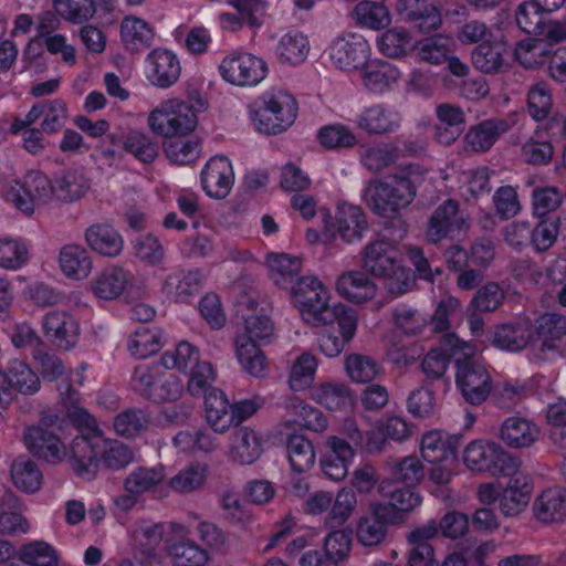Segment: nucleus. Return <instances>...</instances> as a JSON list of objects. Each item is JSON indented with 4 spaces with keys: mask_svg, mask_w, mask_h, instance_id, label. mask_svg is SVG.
<instances>
[{
    "mask_svg": "<svg viewBox=\"0 0 566 566\" xmlns=\"http://www.w3.org/2000/svg\"><path fill=\"white\" fill-rule=\"evenodd\" d=\"M161 365L169 371L177 368L180 371L193 367L199 361L198 349L186 340L177 344L175 349L167 350L161 356Z\"/></svg>",
    "mask_w": 566,
    "mask_h": 566,
    "instance_id": "61",
    "label": "nucleus"
},
{
    "mask_svg": "<svg viewBox=\"0 0 566 566\" xmlns=\"http://www.w3.org/2000/svg\"><path fill=\"white\" fill-rule=\"evenodd\" d=\"M90 180L80 170H65L53 179V197L61 202L81 199L90 189Z\"/></svg>",
    "mask_w": 566,
    "mask_h": 566,
    "instance_id": "34",
    "label": "nucleus"
},
{
    "mask_svg": "<svg viewBox=\"0 0 566 566\" xmlns=\"http://www.w3.org/2000/svg\"><path fill=\"white\" fill-rule=\"evenodd\" d=\"M407 228L400 222L398 228L381 238L369 242L363 250L361 266L369 274L384 280L385 290L400 296L415 285L410 270L397 258L396 244L405 238Z\"/></svg>",
    "mask_w": 566,
    "mask_h": 566,
    "instance_id": "3",
    "label": "nucleus"
},
{
    "mask_svg": "<svg viewBox=\"0 0 566 566\" xmlns=\"http://www.w3.org/2000/svg\"><path fill=\"white\" fill-rule=\"evenodd\" d=\"M369 52V44L361 35L347 34L333 41L329 57L336 67L352 71L366 64Z\"/></svg>",
    "mask_w": 566,
    "mask_h": 566,
    "instance_id": "12",
    "label": "nucleus"
},
{
    "mask_svg": "<svg viewBox=\"0 0 566 566\" xmlns=\"http://www.w3.org/2000/svg\"><path fill=\"white\" fill-rule=\"evenodd\" d=\"M155 32L144 19L127 15L120 22V38L130 52H142L153 44Z\"/></svg>",
    "mask_w": 566,
    "mask_h": 566,
    "instance_id": "31",
    "label": "nucleus"
},
{
    "mask_svg": "<svg viewBox=\"0 0 566 566\" xmlns=\"http://www.w3.org/2000/svg\"><path fill=\"white\" fill-rule=\"evenodd\" d=\"M453 41L443 34H434L418 41L415 45L418 57L430 64L443 63L451 54Z\"/></svg>",
    "mask_w": 566,
    "mask_h": 566,
    "instance_id": "46",
    "label": "nucleus"
},
{
    "mask_svg": "<svg viewBox=\"0 0 566 566\" xmlns=\"http://www.w3.org/2000/svg\"><path fill=\"white\" fill-rule=\"evenodd\" d=\"M245 333L235 340V353L241 367L251 376H264L265 357L258 343H266L274 333L271 318L266 315L253 314L244 321Z\"/></svg>",
    "mask_w": 566,
    "mask_h": 566,
    "instance_id": "7",
    "label": "nucleus"
},
{
    "mask_svg": "<svg viewBox=\"0 0 566 566\" xmlns=\"http://www.w3.org/2000/svg\"><path fill=\"white\" fill-rule=\"evenodd\" d=\"M29 249L20 239H0V266L6 270H18L27 264Z\"/></svg>",
    "mask_w": 566,
    "mask_h": 566,
    "instance_id": "60",
    "label": "nucleus"
},
{
    "mask_svg": "<svg viewBox=\"0 0 566 566\" xmlns=\"http://www.w3.org/2000/svg\"><path fill=\"white\" fill-rule=\"evenodd\" d=\"M546 10L532 0L521 2L515 9V22L520 30L527 34L537 35L544 21Z\"/></svg>",
    "mask_w": 566,
    "mask_h": 566,
    "instance_id": "62",
    "label": "nucleus"
},
{
    "mask_svg": "<svg viewBox=\"0 0 566 566\" xmlns=\"http://www.w3.org/2000/svg\"><path fill=\"white\" fill-rule=\"evenodd\" d=\"M222 78L238 86H253L268 73L266 63L252 54L240 53L227 56L219 66Z\"/></svg>",
    "mask_w": 566,
    "mask_h": 566,
    "instance_id": "11",
    "label": "nucleus"
},
{
    "mask_svg": "<svg viewBox=\"0 0 566 566\" xmlns=\"http://www.w3.org/2000/svg\"><path fill=\"white\" fill-rule=\"evenodd\" d=\"M335 228L344 242L354 243L363 239L368 222L360 207L343 202L337 207Z\"/></svg>",
    "mask_w": 566,
    "mask_h": 566,
    "instance_id": "23",
    "label": "nucleus"
},
{
    "mask_svg": "<svg viewBox=\"0 0 566 566\" xmlns=\"http://www.w3.org/2000/svg\"><path fill=\"white\" fill-rule=\"evenodd\" d=\"M532 511L542 523L560 522L566 518V490L548 488L534 500Z\"/></svg>",
    "mask_w": 566,
    "mask_h": 566,
    "instance_id": "26",
    "label": "nucleus"
},
{
    "mask_svg": "<svg viewBox=\"0 0 566 566\" xmlns=\"http://www.w3.org/2000/svg\"><path fill=\"white\" fill-rule=\"evenodd\" d=\"M470 227V217L460 209V203L454 199H447L429 218L426 238L434 244L444 239L455 240L465 235Z\"/></svg>",
    "mask_w": 566,
    "mask_h": 566,
    "instance_id": "9",
    "label": "nucleus"
},
{
    "mask_svg": "<svg viewBox=\"0 0 566 566\" xmlns=\"http://www.w3.org/2000/svg\"><path fill=\"white\" fill-rule=\"evenodd\" d=\"M134 461L135 453L129 446L103 434L74 438L70 444V465L85 481L94 480L102 467L115 472L124 470Z\"/></svg>",
    "mask_w": 566,
    "mask_h": 566,
    "instance_id": "2",
    "label": "nucleus"
},
{
    "mask_svg": "<svg viewBox=\"0 0 566 566\" xmlns=\"http://www.w3.org/2000/svg\"><path fill=\"white\" fill-rule=\"evenodd\" d=\"M417 196V186L410 170L390 175L385 180H370L361 191L366 206L377 216L397 222L398 228L402 210L407 209Z\"/></svg>",
    "mask_w": 566,
    "mask_h": 566,
    "instance_id": "4",
    "label": "nucleus"
},
{
    "mask_svg": "<svg viewBox=\"0 0 566 566\" xmlns=\"http://www.w3.org/2000/svg\"><path fill=\"white\" fill-rule=\"evenodd\" d=\"M11 478L18 489L29 493L38 491L42 484V472L34 461L27 458H19L12 463Z\"/></svg>",
    "mask_w": 566,
    "mask_h": 566,
    "instance_id": "49",
    "label": "nucleus"
},
{
    "mask_svg": "<svg viewBox=\"0 0 566 566\" xmlns=\"http://www.w3.org/2000/svg\"><path fill=\"white\" fill-rule=\"evenodd\" d=\"M176 566H207L208 553L191 541L174 543L168 548Z\"/></svg>",
    "mask_w": 566,
    "mask_h": 566,
    "instance_id": "59",
    "label": "nucleus"
},
{
    "mask_svg": "<svg viewBox=\"0 0 566 566\" xmlns=\"http://www.w3.org/2000/svg\"><path fill=\"white\" fill-rule=\"evenodd\" d=\"M56 12L66 21L82 24L96 13L94 0H53Z\"/></svg>",
    "mask_w": 566,
    "mask_h": 566,
    "instance_id": "58",
    "label": "nucleus"
},
{
    "mask_svg": "<svg viewBox=\"0 0 566 566\" xmlns=\"http://www.w3.org/2000/svg\"><path fill=\"white\" fill-rule=\"evenodd\" d=\"M296 115L295 98L283 91L263 94L250 109L255 129L265 135H277L286 130L294 123Z\"/></svg>",
    "mask_w": 566,
    "mask_h": 566,
    "instance_id": "6",
    "label": "nucleus"
},
{
    "mask_svg": "<svg viewBox=\"0 0 566 566\" xmlns=\"http://www.w3.org/2000/svg\"><path fill=\"white\" fill-rule=\"evenodd\" d=\"M354 15L357 24L371 30L387 28L391 22L389 10L384 3L368 0L356 4Z\"/></svg>",
    "mask_w": 566,
    "mask_h": 566,
    "instance_id": "47",
    "label": "nucleus"
},
{
    "mask_svg": "<svg viewBox=\"0 0 566 566\" xmlns=\"http://www.w3.org/2000/svg\"><path fill=\"white\" fill-rule=\"evenodd\" d=\"M510 46L502 34L489 38L478 44L472 53L471 60L473 66L482 73L495 74L501 72L507 62Z\"/></svg>",
    "mask_w": 566,
    "mask_h": 566,
    "instance_id": "16",
    "label": "nucleus"
},
{
    "mask_svg": "<svg viewBox=\"0 0 566 566\" xmlns=\"http://www.w3.org/2000/svg\"><path fill=\"white\" fill-rule=\"evenodd\" d=\"M124 148L143 163H151L158 155V146L147 134L132 130L124 139Z\"/></svg>",
    "mask_w": 566,
    "mask_h": 566,
    "instance_id": "63",
    "label": "nucleus"
},
{
    "mask_svg": "<svg viewBox=\"0 0 566 566\" xmlns=\"http://www.w3.org/2000/svg\"><path fill=\"white\" fill-rule=\"evenodd\" d=\"M463 462L471 471L486 472L493 476L513 474L522 464L520 458L489 440L471 441L463 451Z\"/></svg>",
    "mask_w": 566,
    "mask_h": 566,
    "instance_id": "8",
    "label": "nucleus"
},
{
    "mask_svg": "<svg viewBox=\"0 0 566 566\" xmlns=\"http://www.w3.org/2000/svg\"><path fill=\"white\" fill-rule=\"evenodd\" d=\"M534 338V327L527 317H518L499 325L493 333V345L509 352L524 349Z\"/></svg>",
    "mask_w": 566,
    "mask_h": 566,
    "instance_id": "21",
    "label": "nucleus"
},
{
    "mask_svg": "<svg viewBox=\"0 0 566 566\" xmlns=\"http://www.w3.org/2000/svg\"><path fill=\"white\" fill-rule=\"evenodd\" d=\"M24 441L30 452L50 463H59L65 458L70 460V450L66 451L60 438L48 429L28 428Z\"/></svg>",
    "mask_w": 566,
    "mask_h": 566,
    "instance_id": "19",
    "label": "nucleus"
},
{
    "mask_svg": "<svg viewBox=\"0 0 566 566\" xmlns=\"http://www.w3.org/2000/svg\"><path fill=\"white\" fill-rule=\"evenodd\" d=\"M455 384L459 389H490L491 376L480 363L472 359H458Z\"/></svg>",
    "mask_w": 566,
    "mask_h": 566,
    "instance_id": "41",
    "label": "nucleus"
},
{
    "mask_svg": "<svg viewBox=\"0 0 566 566\" xmlns=\"http://www.w3.org/2000/svg\"><path fill=\"white\" fill-rule=\"evenodd\" d=\"M134 386L144 389H170L177 386L176 376L161 365V360L153 365H139L132 378Z\"/></svg>",
    "mask_w": 566,
    "mask_h": 566,
    "instance_id": "38",
    "label": "nucleus"
},
{
    "mask_svg": "<svg viewBox=\"0 0 566 566\" xmlns=\"http://www.w3.org/2000/svg\"><path fill=\"white\" fill-rule=\"evenodd\" d=\"M166 479V470L161 464L154 467H136L124 479V491H130L143 497L145 494H155Z\"/></svg>",
    "mask_w": 566,
    "mask_h": 566,
    "instance_id": "25",
    "label": "nucleus"
},
{
    "mask_svg": "<svg viewBox=\"0 0 566 566\" xmlns=\"http://www.w3.org/2000/svg\"><path fill=\"white\" fill-rule=\"evenodd\" d=\"M553 46L544 39H527L514 48L515 59L526 69H536L551 60Z\"/></svg>",
    "mask_w": 566,
    "mask_h": 566,
    "instance_id": "40",
    "label": "nucleus"
},
{
    "mask_svg": "<svg viewBox=\"0 0 566 566\" xmlns=\"http://www.w3.org/2000/svg\"><path fill=\"white\" fill-rule=\"evenodd\" d=\"M336 289L339 294L355 303L367 302L377 293L375 283L360 271L342 274L336 282Z\"/></svg>",
    "mask_w": 566,
    "mask_h": 566,
    "instance_id": "33",
    "label": "nucleus"
},
{
    "mask_svg": "<svg viewBox=\"0 0 566 566\" xmlns=\"http://www.w3.org/2000/svg\"><path fill=\"white\" fill-rule=\"evenodd\" d=\"M149 423V417L140 409L128 408L114 418L115 432L124 438H135L145 431Z\"/></svg>",
    "mask_w": 566,
    "mask_h": 566,
    "instance_id": "53",
    "label": "nucleus"
},
{
    "mask_svg": "<svg viewBox=\"0 0 566 566\" xmlns=\"http://www.w3.org/2000/svg\"><path fill=\"white\" fill-rule=\"evenodd\" d=\"M85 241L96 253L115 258L124 248V240L119 232L108 223H94L85 231Z\"/></svg>",
    "mask_w": 566,
    "mask_h": 566,
    "instance_id": "29",
    "label": "nucleus"
},
{
    "mask_svg": "<svg viewBox=\"0 0 566 566\" xmlns=\"http://www.w3.org/2000/svg\"><path fill=\"white\" fill-rule=\"evenodd\" d=\"M137 551L145 557L157 562L156 549L163 541L164 525L161 523L143 522L133 533Z\"/></svg>",
    "mask_w": 566,
    "mask_h": 566,
    "instance_id": "45",
    "label": "nucleus"
},
{
    "mask_svg": "<svg viewBox=\"0 0 566 566\" xmlns=\"http://www.w3.org/2000/svg\"><path fill=\"white\" fill-rule=\"evenodd\" d=\"M291 296L305 323L324 327L318 335L321 352L329 358L338 356L356 333L357 312L340 303L329 305L328 290L313 276L297 279Z\"/></svg>",
    "mask_w": 566,
    "mask_h": 566,
    "instance_id": "1",
    "label": "nucleus"
},
{
    "mask_svg": "<svg viewBox=\"0 0 566 566\" xmlns=\"http://www.w3.org/2000/svg\"><path fill=\"white\" fill-rule=\"evenodd\" d=\"M378 492L381 496L389 500L386 505L391 507V518L394 520L395 511L398 512H410L415 507L419 506L422 502V497L416 491L410 488H400L390 490V483L381 481L378 485Z\"/></svg>",
    "mask_w": 566,
    "mask_h": 566,
    "instance_id": "48",
    "label": "nucleus"
},
{
    "mask_svg": "<svg viewBox=\"0 0 566 566\" xmlns=\"http://www.w3.org/2000/svg\"><path fill=\"white\" fill-rule=\"evenodd\" d=\"M207 108L201 96L191 97L190 103L169 99L153 111L148 123L150 129L164 137H177L191 133L197 125V113Z\"/></svg>",
    "mask_w": 566,
    "mask_h": 566,
    "instance_id": "5",
    "label": "nucleus"
},
{
    "mask_svg": "<svg viewBox=\"0 0 566 566\" xmlns=\"http://www.w3.org/2000/svg\"><path fill=\"white\" fill-rule=\"evenodd\" d=\"M355 123L368 135H387L400 127L401 115L391 106L374 104L365 107L357 115Z\"/></svg>",
    "mask_w": 566,
    "mask_h": 566,
    "instance_id": "15",
    "label": "nucleus"
},
{
    "mask_svg": "<svg viewBox=\"0 0 566 566\" xmlns=\"http://www.w3.org/2000/svg\"><path fill=\"white\" fill-rule=\"evenodd\" d=\"M205 411L207 422L217 433H224L234 424L231 402L224 391H206Z\"/></svg>",
    "mask_w": 566,
    "mask_h": 566,
    "instance_id": "32",
    "label": "nucleus"
},
{
    "mask_svg": "<svg viewBox=\"0 0 566 566\" xmlns=\"http://www.w3.org/2000/svg\"><path fill=\"white\" fill-rule=\"evenodd\" d=\"M396 10L401 19L420 31H431L441 24L437 0H397Z\"/></svg>",
    "mask_w": 566,
    "mask_h": 566,
    "instance_id": "20",
    "label": "nucleus"
},
{
    "mask_svg": "<svg viewBox=\"0 0 566 566\" xmlns=\"http://www.w3.org/2000/svg\"><path fill=\"white\" fill-rule=\"evenodd\" d=\"M286 450L292 469L306 472L315 464V450L313 443L302 434H292L286 441Z\"/></svg>",
    "mask_w": 566,
    "mask_h": 566,
    "instance_id": "44",
    "label": "nucleus"
},
{
    "mask_svg": "<svg viewBox=\"0 0 566 566\" xmlns=\"http://www.w3.org/2000/svg\"><path fill=\"white\" fill-rule=\"evenodd\" d=\"M266 263L272 272L276 284L285 282L295 283V279H300L298 274L302 268V260L297 256H291L286 253L270 254L266 258Z\"/></svg>",
    "mask_w": 566,
    "mask_h": 566,
    "instance_id": "52",
    "label": "nucleus"
},
{
    "mask_svg": "<svg viewBox=\"0 0 566 566\" xmlns=\"http://www.w3.org/2000/svg\"><path fill=\"white\" fill-rule=\"evenodd\" d=\"M345 368L350 379L358 384L373 381L381 371L380 365L374 358L360 354L347 356Z\"/></svg>",
    "mask_w": 566,
    "mask_h": 566,
    "instance_id": "54",
    "label": "nucleus"
},
{
    "mask_svg": "<svg viewBox=\"0 0 566 566\" xmlns=\"http://www.w3.org/2000/svg\"><path fill=\"white\" fill-rule=\"evenodd\" d=\"M163 331L155 326L143 325L132 334L127 348L133 356L139 359L156 354L163 346Z\"/></svg>",
    "mask_w": 566,
    "mask_h": 566,
    "instance_id": "42",
    "label": "nucleus"
},
{
    "mask_svg": "<svg viewBox=\"0 0 566 566\" xmlns=\"http://www.w3.org/2000/svg\"><path fill=\"white\" fill-rule=\"evenodd\" d=\"M543 340L544 346L553 348L554 343L566 335V317L556 313H545L535 323L534 335Z\"/></svg>",
    "mask_w": 566,
    "mask_h": 566,
    "instance_id": "51",
    "label": "nucleus"
},
{
    "mask_svg": "<svg viewBox=\"0 0 566 566\" xmlns=\"http://www.w3.org/2000/svg\"><path fill=\"white\" fill-rule=\"evenodd\" d=\"M129 280L128 273L116 265L104 269L92 282L94 294L103 300H114L119 296Z\"/></svg>",
    "mask_w": 566,
    "mask_h": 566,
    "instance_id": "37",
    "label": "nucleus"
},
{
    "mask_svg": "<svg viewBox=\"0 0 566 566\" xmlns=\"http://www.w3.org/2000/svg\"><path fill=\"white\" fill-rule=\"evenodd\" d=\"M511 128L504 118H491L470 127L464 136V149L472 153L488 151L501 135Z\"/></svg>",
    "mask_w": 566,
    "mask_h": 566,
    "instance_id": "22",
    "label": "nucleus"
},
{
    "mask_svg": "<svg viewBox=\"0 0 566 566\" xmlns=\"http://www.w3.org/2000/svg\"><path fill=\"white\" fill-rule=\"evenodd\" d=\"M234 182L230 160L224 156H214L201 171V184L206 193L216 199L226 198Z\"/></svg>",
    "mask_w": 566,
    "mask_h": 566,
    "instance_id": "13",
    "label": "nucleus"
},
{
    "mask_svg": "<svg viewBox=\"0 0 566 566\" xmlns=\"http://www.w3.org/2000/svg\"><path fill=\"white\" fill-rule=\"evenodd\" d=\"M399 78V70L386 61L366 62L361 70V80L365 87L376 94L391 90Z\"/></svg>",
    "mask_w": 566,
    "mask_h": 566,
    "instance_id": "30",
    "label": "nucleus"
},
{
    "mask_svg": "<svg viewBox=\"0 0 566 566\" xmlns=\"http://www.w3.org/2000/svg\"><path fill=\"white\" fill-rule=\"evenodd\" d=\"M202 274L199 270H177L170 273L164 284L165 293L174 301L188 303L198 294L202 285Z\"/></svg>",
    "mask_w": 566,
    "mask_h": 566,
    "instance_id": "27",
    "label": "nucleus"
},
{
    "mask_svg": "<svg viewBox=\"0 0 566 566\" xmlns=\"http://www.w3.org/2000/svg\"><path fill=\"white\" fill-rule=\"evenodd\" d=\"M261 453L260 434L251 427H237L231 434L230 459L238 464H251Z\"/></svg>",
    "mask_w": 566,
    "mask_h": 566,
    "instance_id": "24",
    "label": "nucleus"
},
{
    "mask_svg": "<svg viewBox=\"0 0 566 566\" xmlns=\"http://www.w3.org/2000/svg\"><path fill=\"white\" fill-rule=\"evenodd\" d=\"M392 521L389 505L385 502L371 501L368 510L357 520V542L365 547L380 546L388 536Z\"/></svg>",
    "mask_w": 566,
    "mask_h": 566,
    "instance_id": "10",
    "label": "nucleus"
},
{
    "mask_svg": "<svg viewBox=\"0 0 566 566\" xmlns=\"http://www.w3.org/2000/svg\"><path fill=\"white\" fill-rule=\"evenodd\" d=\"M147 77L160 88L170 87L180 76V64L177 56L168 50L155 49L146 59Z\"/></svg>",
    "mask_w": 566,
    "mask_h": 566,
    "instance_id": "18",
    "label": "nucleus"
},
{
    "mask_svg": "<svg viewBox=\"0 0 566 566\" xmlns=\"http://www.w3.org/2000/svg\"><path fill=\"white\" fill-rule=\"evenodd\" d=\"M232 3L238 9L240 17L233 13H222L220 19L224 28L235 31L242 23H247L252 28H259L263 23L265 14L264 0H232Z\"/></svg>",
    "mask_w": 566,
    "mask_h": 566,
    "instance_id": "35",
    "label": "nucleus"
},
{
    "mask_svg": "<svg viewBox=\"0 0 566 566\" xmlns=\"http://www.w3.org/2000/svg\"><path fill=\"white\" fill-rule=\"evenodd\" d=\"M76 391H66L65 396L70 405H65L66 416L70 421L80 430L81 434L75 438H85L93 434H102L95 418L74 399Z\"/></svg>",
    "mask_w": 566,
    "mask_h": 566,
    "instance_id": "55",
    "label": "nucleus"
},
{
    "mask_svg": "<svg viewBox=\"0 0 566 566\" xmlns=\"http://www.w3.org/2000/svg\"><path fill=\"white\" fill-rule=\"evenodd\" d=\"M536 423L521 417H510L501 426L500 437L510 448L523 449L533 446L539 438Z\"/></svg>",
    "mask_w": 566,
    "mask_h": 566,
    "instance_id": "28",
    "label": "nucleus"
},
{
    "mask_svg": "<svg viewBox=\"0 0 566 566\" xmlns=\"http://www.w3.org/2000/svg\"><path fill=\"white\" fill-rule=\"evenodd\" d=\"M310 51L307 38L301 32H289L277 43L276 52L282 62L292 65L305 61Z\"/></svg>",
    "mask_w": 566,
    "mask_h": 566,
    "instance_id": "50",
    "label": "nucleus"
},
{
    "mask_svg": "<svg viewBox=\"0 0 566 566\" xmlns=\"http://www.w3.org/2000/svg\"><path fill=\"white\" fill-rule=\"evenodd\" d=\"M59 261L62 272L69 277L85 279L92 270V260L88 252L77 244L63 247Z\"/></svg>",
    "mask_w": 566,
    "mask_h": 566,
    "instance_id": "39",
    "label": "nucleus"
},
{
    "mask_svg": "<svg viewBox=\"0 0 566 566\" xmlns=\"http://www.w3.org/2000/svg\"><path fill=\"white\" fill-rule=\"evenodd\" d=\"M20 559L31 566H59L56 552L45 542H32L23 545Z\"/></svg>",
    "mask_w": 566,
    "mask_h": 566,
    "instance_id": "64",
    "label": "nucleus"
},
{
    "mask_svg": "<svg viewBox=\"0 0 566 566\" xmlns=\"http://www.w3.org/2000/svg\"><path fill=\"white\" fill-rule=\"evenodd\" d=\"M392 321L395 326L408 336L421 334L428 324L427 315L406 304H400L394 308Z\"/></svg>",
    "mask_w": 566,
    "mask_h": 566,
    "instance_id": "56",
    "label": "nucleus"
},
{
    "mask_svg": "<svg viewBox=\"0 0 566 566\" xmlns=\"http://www.w3.org/2000/svg\"><path fill=\"white\" fill-rule=\"evenodd\" d=\"M42 326L45 336L64 350L73 348L78 340V324L66 312H49L43 316Z\"/></svg>",
    "mask_w": 566,
    "mask_h": 566,
    "instance_id": "17",
    "label": "nucleus"
},
{
    "mask_svg": "<svg viewBox=\"0 0 566 566\" xmlns=\"http://www.w3.org/2000/svg\"><path fill=\"white\" fill-rule=\"evenodd\" d=\"M505 478H509V481L500 493L499 509L504 516L515 517L527 507L531 500L532 485L528 476L522 473L520 469Z\"/></svg>",
    "mask_w": 566,
    "mask_h": 566,
    "instance_id": "14",
    "label": "nucleus"
},
{
    "mask_svg": "<svg viewBox=\"0 0 566 566\" xmlns=\"http://www.w3.org/2000/svg\"><path fill=\"white\" fill-rule=\"evenodd\" d=\"M39 376L20 359H11L0 369V389H38Z\"/></svg>",
    "mask_w": 566,
    "mask_h": 566,
    "instance_id": "36",
    "label": "nucleus"
},
{
    "mask_svg": "<svg viewBox=\"0 0 566 566\" xmlns=\"http://www.w3.org/2000/svg\"><path fill=\"white\" fill-rule=\"evenodd\" d=\"M208 469L206 464H190L181 469L169 480L171 490L178 493H189L199 489L206 481Z\"/></svg>",
    "mask_w": 566,
    "mask_h": 566,
    "instance_id": "57",
    "label": "nucleus"
},
{
    "mask_svg": "<svg viewBox=\"0 0 566 566\" xmlns=\"http://www.w3.org/2000/svg\"><path fill=\"white\" fill-rule=\"evenodd\" d=\"M357 506V495L352 488L344 486L333 496V503L328 511L324 525L329 528H338L347 523Z\"/></svg>",
    "mask_w": 566,
    "mask_h": 566,
    "instance_id": "43",
    "label": "nucleus"
}]
</instances>
